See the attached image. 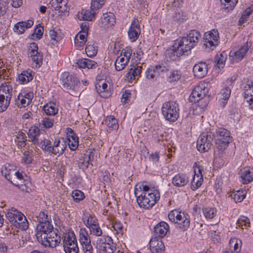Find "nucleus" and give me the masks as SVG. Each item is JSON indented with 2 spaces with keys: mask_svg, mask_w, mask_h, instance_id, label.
<instances>
[{
  "mask_svg": "<svg viewBox=\"0 0 253 253\" xmlns=\"http://www.w3.org/2000/svg\"><path fill=\"white\" fill-rule=\"evenodd\" d=\"M96 88L100 96L103 98H108L111 95L110 88L108 84L103 81H100L96 85Z\"/></svg>",
  "mask_w": 253,
  "mask_h": 253,
  "instance_id": "obj_25",
  "label": "nucleus"
},
{
  "mask_svg": "<svg viewBox=\"0 0 253 253\" xmlns=\"http://www.w3.org/2000/svg\"><path fill=\"white\" fill-rule=\"evenodd\" d=\"M95 14L94 10L83 9L81 12L78 14V17L80 20L91 21L94 18Z\"/></svg>",
  "mask_w": 253,
  "mask_h": 253,
  "instance_id": "obj_34",
  "label": "nucleus"
},
{
  "mask_svg": "<svg viewBox=\"0 0 253 253\" xmlns=\"http://www.w3.org/2000/svg\"><path fill=\"white\" fill-rule=\"evenodd\" d=\"M174 44L175 47L178 48L183 54L190 51L194 47L186 37L179 38L175 41Z\"/></svg>",
  "mask_w": 253,
  "mask_h": 253,
  "instance_id": "obj_12",
  "label": "nucleus"
},
{
  "mask_svg": "<svg viewBox=\"0 0 253 253\" xmlns=\"http://www.w3.org/2000/svg\"><path fill=\"white\" fill-rule=\"evenodd\" d=\"M66 148V143L63 140H56L52 145V154L58 155L62 154Z\"/></svg>",
  "mask_w": 253,
  "mask_h": 253,
  "instance_id": "obj_30",
  "label": "nucleus"
},
{
  "mask_svg": "<svg viewBox=\"0 0 253 253\" xmlns=\"http://www.w3.org/2000/svg\"><path fill=\"white\" fill-rule=\"evenodd\" d=\"M53 124L54 120L53 119L46 117L43 118L40 123V124L42 126V127L46 128L51 127L53 126Z\"/></svg>",
  "mask_w": 253,
  "mask_h": 253,
  "instance_id": "obj_64",
  "label": "nucleus"
},
{
  "mask_svg": "<svg viewBox=\"0 0 253 253\" xmlns=\"http://www.w3.org/2000/svg\"><path fill=\"white\" fill-rule=\"evenodd\" d=\"M1 173L9 181L14 179L17 173L16 167L10 164H6L1 168Z\"/></svg>",
  "mask_w": 253,
  "mask_h": 253,
  "instance_id": "obj_20",
  "label": "nucleus"
},
{
  "mask_svg": "<svg viewBox=\"0 0 253 253\" xmlns=\"http://www.w3.org/2000/svg\"><path fill=\"white\" fill-rule=\"evenodd\" d=\"M224 53H220L219 56L217 55L215 57V62L216 65L219 68H223L224 66V63L226 60V57L224 56Z\"/></svg>",
  "mask_w": 253,
  "mask_h": 253,
  "instance_id": "obj_63",
  "label": "nucleus"
},
{
  "mask_svg": "<svg viewBox=\"0 0 253 253\" xmlns=\"http://www.w3.org/2000/svg\"><path fill=\"white\" fill-rule=\"evenodd\" d=\"M89 229L91 234L98 237L101 236L102 235V231L98 223L93 225L92 227H90Z\"/></svg>",
  "mask_w": 253,
  "mask_h": 253,
  "instance_id": "obj_62",
  "label": "nucleus"
},
{
  "mask_svg": "<svg viewBox=\"0 0 253 253\" xmlns=\"http://www.w3.org/2000/svg\"><path fill=\"white\" fill-rule=\"evenodd\" d=\"M23 176L21 173L19 171H17V173L15 174L14 179L12 180L11 183L14 185L18 187L22 191H25L28 192V188L26 186V183H24L25 181H23Z\"/></svg>",
  "mask_w": 253,
  "mask_h": 253,
  "instance_id": "obj_31",
  "label": "nucleus"
},
{
  "mask_svg": "<svg viewBox=\"0 0 253 253\" xmlns=\"http://www.w3.org/2000/svg\"><path fill=\"white\" fill-rule=\"evenodd\" d=\"M208 71V65L204 62H199L195 64L193 68L194 75L198 78H202L206 76Z\"/></svg>",
  "mask_w": 253,
  "mask_h": 253,
  "instance_id": "obj_17",
  "label": "nucleus"
},
{
  "mask_svg": "<svg viewBox=\"0 0 253 253\" xmlns=\"http://www.w3.org/2000/svg\"><path fill=\"white\" fill-rule=\"evenodd\" d=\"M204 98L203 95L198 93L196 90V88H194L189 96V100L191 102L195 103L198 102L199 105L201 106L203 108L208 105L207 103H206L204 106H202V105H200V101H201Z\"/></svg>",
  "mask_w": 253,
  "mask_h": 253,
  "instance_id": "obj_37",
  "label": "nucleus"
},
{
  "mask_svg": "<svg viewBox=\"0 0 253 253\" xmlns=\"http://www.w3.org/2000/svg\"><path fill=\"white\" fill-rule=\"evenodd\" d=\"M43 109L47 115L54 116L58 112V108L54 103L50 102L44 105Z\"/></svg>",
  "mask_w": 253,
  "mask_h": 253,
  "instance_id": "obj_41",
  "label": "nucleus"
},
{
  "mask_svg": "<svg viewBox=\"0 0 253 253\" xmlns=\"http://www.w3.org/2000/svg\"><path fill=\"white\" fill-rule=\"evenodd\" d=\"M237 225L242 229H246L248 227H250L251 223L250 219L245 216H241L238 219Z\"/></svg>",
  "mask_w": 253,
  "mask_h": 253,
  "instance_id": "obj_49",
  "label": "nucleus"
},
{
  "mask_svg": "<svg viewBox=\"0 0 253 253\" xmlns=\"http://www.w3.org/2000/svg\"><path fill=\"white\" fill-rule=\"evenodd\" d=\"M42 144V148L43 150L51 152L52 153V145L50 141L48 139H44L41 142Z\"/></svg>",
  "mask_w": 253,
  "mask_h": 253,
  "instance_id": "obj_60",
  "label": "nucleus"
},
{
  "mask_svg": "<svg viewBox=\"0 0 253 253\" xmlns=\"http://www.w3.org/2000/svg\"><path fill=\"white\" fill-rule=\"evenodd\" d=\"M249 50L248 44L246 43L242 46L237 51H231L230 58L232 62H239L245 56Z\"/></svg>",
  "mask_w": 253,
  "mask_h": 253,
  "instance_id": "obj_15",
  "label": "nucleus"
},
{
  "mask_svg": "<svg viewBox=\"0 0 253 253\" xmlns=\"http://www.w3.org/2000/svg\"><path fill=\"white\" fill-rule=\"evenodd\" d=\"M181 218H179L176 223L179 225V228L183 230H186L190 226L189 215L184 212L181 213Z\"/></svg>",
  "mask_w": 253,
  "mask_h": 253,
  "instance_id": "obj_33",
  "label": "nucleus"
},
{
  "mask_svg": "<svg viewBox=\"0 0 253 253\" xmlns=\"http://www.w3.org/2000/svg\"><path fill=\"white\" fill-rule=\"evenodd\" d=\"M214 137V134L211 131H208L200 135L197 142L198 150L201 152L208 151L211 148Z\"/></svg>",
  "mask_w": 253,
  "mask_h": 253,
  "instance_id": "obj_6",
  "label": "nucleus"
},
{
  "mask_svg": "<svg viewBox=\"0 0 253 253\" xmlns=\"http://www.w3.org/2000/svg\"><path fill=\"white\" fill-rule=\"evenodd\" d=\"M85 217L86 218V222L84 221V222L85 226L88 228L98 223L97 219L94 215L89 214L88 215H85Z\"/></svg>",
  "mask_w": 253,
  "mask_h": 253,
  "instance_id": "obj_54",
  "label": "nucleus"
},
{
  "mask_svg": "<svg viewBox=\"0 0 253 253\" xmlns=\"http://www.w3.org/2000/svg\"><path fill=\"white\" fill-rule=\"evenodd\" d=\"M188 181V177L186 174L179 173L173 177L172 183L175 186L182 187L186 185Z\"/></svg>",
  "mask_w": 253,
  "mask_h": 253,
  "instance_id": "obj_27",
  "label": "nucleus"
},
{
  "mask_svg": "<svg viewBox=\"0 0 253 253\" xmlns=\"http://www.w3.org/2000/svg\"><path fill=\"white\" fill-rule=\"evenodd\" d=\"M34 73L30 70L24 71L19 75V81L22 84H25L33 80Z\"/></svg>",
  "mask_w": 253,
  "mask_h": 253,
  "instance_id": "obj_38",
  "label": "nucleus"
},
{
  "mask_svg": "<svg viewBox=\"0 0 253 253\" xmlns=\"http://www.w3.org/2000/svg\"><path fill=\"white\" fill-rule=\"evenodd\" d=\"M134 195L137 202L140 208L149 209L159 201L160 197L159 191L150 188L144 184H137L134 188Z\"/></svg>",
  "mask_w": 253,
  "mask_h": 253,
  "instance_id": "obj_1",
  "label": "nucleus"
},
{
  "mask_svg": "<svg viewBox=\"0 0 253 253\" xmlns=\"http://www.w3.org/2000/svg\"><path fill=\"white\" fill-rule=\"evenodd\" d=\"M253 5L249 6L243 12L239 20V25L241 26L243 23L248 20L249 17L253 13Z\"/></svg>",
  "mask_w": 253,
  "mask_h": 253,
  "instance_id": "obj_45",
  "label": "nucleus"
},
{
  "mask_svg": "<svg viewBox=\"0 0 253 253\" xmlns=\"http://www.w3.org/2000/svg\"><path fill=\"white\" fill-rule=\"evenodd\" d=\"M240 177L244 184H247L253 180V169L244 168L240 170Z\"/></svg>",
  "mask_w": 253,
  "mask_h": 253,
  "instance_id": "obj_29",
  "label": "nucleus"
},
{
  "mask_svg": "<svg viewBox=\"0 0 253 253\" xmlns=\"http://www.w3.org/2000/svg\"><path fill=\"white\" fill-rule=\"evenodd\" d=\"M104 123L110 129L109 131L113 129H117L119 127L117 119L112 116L106 117V119L104 120ZM107 131H109L108 130Z\"/></svg>",
  "mask_w": 253,
  "mask_h": 253,
  "instance_id": "obj_39",
  "label": "nucleus"
},
{
  "mask_svg": "<svg viewBox=\"0 0 253 253\" xmlns=\"http://www.w3.org/2000/svg\"><path fill=\"white\" fill-rule=\"evenodd\" d=\"M155 68V66H151L146 72V76L147 79L156 80L159 77V73Z\"/></svg>",
  "mask_w": 253,
  "mask_h": 253,
  "instance_id": "obj_46",
  "label": "nucleus"
},
{
  "mask_svg": "<svg viewBox=\"0 0 253 253\" xmlns=\"http://www.w3.org/2000/svg\"><path fill=\"white\" fill-rule=\"evenodd\" d=\"M178 105L174 102L165 103L162 109V113L166 120L174 122L179 116Z\"/></svg>",
  "mask_w": 253,
  "mask_h": 253,
  "instance_id": "obj_5",
  "label": "nucleus"
},
{
  "mask_svg": "<svg viewBox=\"0 0 253 253\" xmlns=\"http://www.w3.org/2000/svg\"><path fill=\"white\" fill-rule=\"evenodd\" d=\"M63 242L64 251L66 253H79V248L75 234L73 231L64 234Z\"/></svg>",
  "mask_w": 253,
  "mask_h": 253,
  "instance_id": "obj_4",
  "label": "nucleus"
},
{
  "mask_svg": "<svg viewBox=\"0 0 253 253\" xmlns=\"http://www.w3.org/2000/svg\"><path fill=\"white\" fill-rule=\"evenodd\" d=\"M169 231V226L165 222H161L157 224L154 228L155 234L160 238H163L166 236Z\"/></svg>",
  "mask_w": 253,
  "mask_h": 253,
  "instance_id": "obj_23",
  "label": "nucleus"
},
{
  "mask_svg": "<svg viewBox=\"0 0 253 253\" xmlns=\"http://www.w3.org/2000/svg\"><path fill=\"white\" fill-rule=\"evenodd\" d=\"M165 55L167 58L174 61L176 60L179 56L182 55L183 54L178 48L175 47V44H174L171 48L166 51Z\"/></svg>",
  "mask_w": 253,
  "mask_h": 253,
  "instance_id": "obj_32",
  "label": "nucleus"
},
{
  "mask_svg": "<svg viewBox=\"0 0 253 253\" xmlns=\"http://www.w3.org/2000/svg\"><path fill=\"white\" fill-rule=\"evenodd\" d=\"M94 155L92 152L89 154H84L82 155L78 160V166L80 169H84L88 168L89 162L93 159Z\"/></svg>",
  "mask_w": 253,
  "mask_h": 253,
  "instance_id": "obj_26",
  "label": "nucleus"
},
{
  "mask_svg": "<svg viewBox=\"0 0 253 253\" xmlns=\"http://www.w3.org/2000/svg\"><path fill=\"white\" fill-rule=\"evenodd\" d=\"M53 230L52 224L49 222L39 223L37 226L36 238L38 241H42L46 236L52 232Z\"/></svg>",
  "mask_w": 253,
  "mask_h": 253,
  "instance_id": "obj_10",
  "label": "nucleus"
},
{
  "mask_svg": "<svg viewBox=\"0 0 253 253\" xmlns=\"http://www.w3.org/2000/svg\"><path fill=\"white\" fill-rule=\"evenodd\" d=\"M190 42L195 47L199 42L201 38L200 32L196 30H191L186 36Z\"/></svg>",
  "mask_w": 253,
  "mask_h": 253,
  "instance_id": "obj_36",
  "label": "nucleus"
},
{
  "mask_svg": "<svg viewBox=\"0 0 253 253\" xmlns=\"http://www.w3.org/2000/svg\"><path fill=\"white\" fill-rule=\"evenodd\" d=\"M140 33V29L138 20V19H134L128 32V37L131 41L133 42L137 40Z\"/></svg>",
  "mask_w": 253,
  "mask_h": 253,
  "instance_id": "obj_19",
  "label": "nucleus"
},
{
  "mask_svg": "<svg viewBox=\"0 0 253 253\" xmlns=\"http://www.w3.org/2000/svg\"><path fill=\"white\" fill-rule=\"evenodd\" d=\"M5 215L9 222L15 227L22 230L28 228V221L25 215L16 209L11 208L5 211Z\"/></svg>",
  "mask_w": 253,
  "mask_h": 253,
  "instance_id": "obj_2",
  "label": "nucleus"
},
{
  "mask_svg": "<svg viewBox=\"0 0 253 253\" xmlns=\"http://www.w3.org/2000/svg\"><path fill=\"white\" fill-rule=\"evenodd\" d=\"M231 141H224L222 140H216L215 144L217 149L221 153L223 152L227 147Z\"/></svg>",
  "mask_w": 253,
  "mask_h": 253,
  "instance_id": "obj_58",
  "label": "nucleus"
},
{
  "mask_svg": "<svg viewBox=\"0 0 253 253\" xmlns=\"http://www.w3.org/2000/svg\"><path fill=\"white\" fill-rule=\"evenodd\" d=\"M203 182V175H194L191 181V189L195 190L200 187Z\"/></svg>",
  "mask_w": 253,
  "mask_h": 253,
  "instance_id": "obj_47",
  "label": "nucleus"
},
{
  "mask_svg": "<svg viewBox=\"0 0 253 253\" xmlns=\"http://www.w3.org/2000/svg\"><path fill=\"white\" fill-rule=\"evenodd\" d=\"M60 80L63 88L72 95L79 92L80 81L73 75H70L69 72H64L61 75Z\"/></svg>",
  "mask_w": 253,
  "mask_h": 253,
  "instance_id": "obj_3",
  "label": "nucleus"
},
{
  "mask_svg": "<svg viewBox=\"0 0 253 253\" xmlns=\"http://www.w3.org/2000/svg\"><path fill=\"white\" fill-rule=\"evenodd\" d=\"M129 61L124 57L118 56L115 62V69L117 71H122L125 68Z\"/></svg>",
  "mask_w": 253,
  "mask_h": 253,
  "instance_id": "obj_42",
  "label": "nucleus"
},
{
  "mask_svg": "<svg viewBox=\"0 0 253 253\" xmlns=\"http://www.w3.org/2000/svg\"><path fill=\"white\" fill-rule=\"evenodd\" d=\"M245 99L249 103L250 107L253 108V82L248 79H244L242 82Z\"/></svg>",
  "mask_w": 253,
  "mask_h": 253,
  "instance_id": "obj_11",
  "label": "nucleus"
},
{
  "mask_svg": "<svg viewBox=\"0 0 253 253\" xmlns=\"http://www.w3.org/2000/svg\"><path fill=\"white\" fill-rule=\"evenodd\" d=\"M67 138L70 149L75 150L79 145L78 137L70 128H67Z\"/></svg>",
  "mask_w": 253,
  "mask_h": 253,
  "instance_id": "obj_22",
  "label": "nucleus"
},
{
  "mask_svg": "<svg viewBox=\"0 0 253 253\" xmlns=\"http://www.w3.org/2000/svg\"><path fill=\"white\" fill-rule=\"evenodd\" d=\"M182 212V211L177 210H173L169 214V218L170 221L176 223L178 219L181 218V213Z\"/></svg>",
  "mask_w": 253,
  "mask_h": 253,
  "instance_id": "obj_55",
  "label": "nucleus"
},
{
  "mask_svg": "<svg viewBox=\"0 0 253 253\" xmlns=\"http://www.w3.org/2000/svg\"><path fill=\"white\" fill-rule=\"evenodd\" d=\"M150 249L152 253H164L165 251V246L163 241L155 237L152 238L149 242Z\"/></svg>",
  "mask_w": 253,
  "mask_h": 253,
  "instance_id": "obj_16",
  "label": "nucleus"
},
{
  "mask_svg": "<svg viewBox=\"0 0 253 253\" xmlns=\"http://www.w3.org/2000/svg\"><path fill=\"white\" fill-rule=\"evenodd\" d=\"M203 214L206 218H213L216 214V210L214 208H205L203 209Z\"/></svg>",
  "mask_w": 253,
  "mask_h": 253,
  "instance_id": "obj_56",
  "label": "nucleus"
},
{
  "mask_svg": "<svg viewBox=\"0 0 253 253\" xmlns=\"http://www.w3.org/2000/svg\"><path fill=\"white\" fill-rule=\"evenodd\" d=\"M79 242L84 253H92L93 247L91 245V240L85 228H81L79 231Z\"/></svg>",
  "mask_w": 253,
  "mask_h": 253,
  "instance_id": "obj_9",
  "label": "nucleus"
},
{
  "mask_svg": "<svg viewBox=\"0 0 253 253\" xmlns=\"http://www.w3.org/2000/svg\"><path fill=\"white\" fill-rule=\"evenodd\" d=\"M116 23V17L112 12H107L103 14L101 18L102 27L108 28L113 26Z\"/></svg>",
  "mask_w": 253,
  "mask_h": 253,
  "instance_id": "obj_24",
  "label": "nucleus"
},
{
  "mask_svg": "<svg viewBox=\"0 0 253 253\" xmlns=\"http://www.w3.org/2000/svg\"><path fill=\"white\" fill-rule=\"evenodd\" d=\"M16 136L15 141L19 143V146L20 147H24L26 145V141H27L26 134L21 131H19Z\"/></svg>",
  "mask_w": 253,
  "mask_h": 253,
  "instance_id": "obj_52",
  "label": "nucleus"
},
{
  "mask_svg": "<svg viewBox=\"0 0 253 253\" xmlns=\"http://www.w3.org/2000/svg\"><path fill=\"white\" fill-rule=\"evenodd\" d=\"M37 221L39 223L45 222H49L51 220V217L48 216L47 213L45 211H41L38 215L36 216Z\"/></svg>",
  "mask_w": 253,
  "mask_h": 253,
  "instance_id": "obj_57",
  "label": "nucleus"
},
{
  "mask_svg": "<svg viewBox=\"0 0 253 253\" xmlns=\"http://www.w3.org/2000/svg\"><path fill=\"white\" fill-rule=\"evenodd\" d=\"M0 89H2V91L6 93L8 97L11 98L13 90L12 85L10 82H7L2 84L0 86Z\"/></svg>",
  "mask_w": 253,
  "mask_h": 253,
  "instance_id": "obj_48",
  "label": "nucleus"
},
{
  "mask_svg": "<svg viewBox=\"0 0 253 253\" xmlns=\"http://www.w3.org/2000/svg\"><path fill=\"white\" fill-rule=\"evenodd\" d=\"M96 248L99 253H114L116 250V248L113 245L104 242L102 238L97 240Z\"/></svg>",
  "mask_w": 253,
  "mask_h": 253,
  "instance_id": "obj_18",
  "label": "nucleus"
},
{
  "mask_svg": "<svg viewBox=\"0 0 253 253\" xmlns=\"http://www.w3.org/2000/svg\"><path fill=\"white\" fill-rule=\"evenodd\" d=\"M126 74V78L129 82H131L138 79L142 72V67L140 66L132 65Z\"/></svg>",
  "mask_w": 253,
  "mask_h": 253,
  "instance_id": "obj_21",
  "label": "nucleus"
},
{
  "mask_svg": "<svg viewBox=\"0 0 253 253\" xmlns=\"http://www.w3.org/2000/svg\"><path fill=\"white\" fill-rule=\"evenodd\" d=\"M218 39L219 34L217 31L212 30L205 33L204 44L206 48L212 50L218 45Z\"/></svg>",
  "mask_w": 253,
  "mask_h": 253,
  "instance_id": "obj_7",
  "label": "nucleus"
},
{
  "mask_svg": "<svg viewBox=\"0 0 253 253\" xmlns=\"http://www.w3.org/2000/svg\"><path fill=\"white\" fill-rule=\"evenodd\" d=\"M49 5L51 8L61 14L67 13L69 10L67 0H51Z\"/></svg>",
  "mask_w": 253,
  "mask_h": 253,
  "instance_id": "obj_14",
  "label": "nucleus"
},
{
  "mask_svg": "<svg viewBox=\"0 0 253 253\" xmlns=\"http://www.w3.org/2000/svg\"><path fill=\"white\" fill-rule=\"evenodd\" d=\"M231 89L228 87L223 88L220 91L221 99L224 100L223 104L226 103V101L228 99L230 96Z\"/></svg>",
  "mask_w": 253,
  "mask_h": 253,
  "instance_id": "obj_61",
  "label": "nucleus"
},
{
  "mask_svg": "<svg viewBox=\"0 0 253 253\" xmlns=\"http://www.w3.org/2000/svg\"><path fill=\"white\" fill-rule=\"evenodd\" d=\"M246 192L244 190H238L231 195L232 198L235 202H241L246 197Z\"/></svg>",
  "mask_w": 253,
  "mask_h": 253,
  "instance_id": "obj_50",
  "label": "nucleus"
},
{
  "mask_svg": "<svg viewBox=\"0 0 253 253\" xmlns=\"http://www.w3.org/2000/svg\"><path fill=\"white\" fill-rule=\"evenodd\" d=\"M167 75L168 80L170 83L177 82L181 78V74L177 70L169 71Z\"/></svg>",
  "mask_w": 253,
  "mask_h": 253,
  "instance_id": "obj_53",
  "label": "nucleus"
},
{
  "mask_svg": "<svg viewBox=\"0 0 253 253\" xmlns=\"http://www.w3.org/2000/svg\"><path fill=\"white\" fill-rule=\"evenodd\" d=\"M33 24L34 22L32 20H28L25 22H19L15 25L14 30L18 34H21L24 33L26 29L30 28Z\"/></svg>",
  "mask_w": 253,
  "mask_h": 253,
  "instance_id": "obj_28",
  "label": "nucleus"
},
{
  "mask_svg": "<svg viewBox=\"0 0 253 253\" xmlns=\"http://www.w3.org/2000/svg\"><path fill=\"white\" fill-rule=\"evenodd\" d=\"M217 139L224 141H232V137L230 136V131L223 128H218L216 130Z\"/></svg>",
  "mask_w": 253,
  "mask_h": 253,
  "instance_id": "obj_35",
  "label": "nucleus"
},
{
  "mask_svg": "<svg viewBox=\"0 0 253 253\" xmlns=\"http://www.w3.org/2000/svg\"><path fill=\"white\" fill-rule=\"evenodd\" d=\"M39 129L36 127H32L29 129V137L34 144L39 143L37 137L39 135Z\"/></svg>",
  "mask_w": 253,
  "mask_h": 253,
  "instance_id": "obj_44",
  "label": "nucleus"
},
{
  "mask_svg": "<svg viewBox=\"0 0 253 253\" xmlns=\"http://www.w3.org/2000/svg\"><path fill=\"white\" fill-rule=\"evenodd\" d=\"M72 196L76 202H79L84 198V193L79 190H74L72 192Z\"/></svg>",
  "mask_w": 253,
  "mask_h": 253,
  "instance_id": "obj_59",
  "label": "nucleus"
},
{
  "mask_svg": "<svg viewBox=\"0 0 253 253\" xmlns=\"http://www.w3.org/2000/svg\"><path fill=\"white\" fill-rule=\"evenodd\" d=\"M98 47L94 43L88 42L85 47V52L88 57H91L96 55Z\"/></svg>",
  "mask_w": 253,
  "mask_h": 253,
  "instance_id": "obj_43",
  "label": "nucleus"
},
{
  "mask_svg": "<svg viewBox=\"0 0 253 253\" xmlns=\"http://www.w3.org/2000/svg\"><path fill=\"white\" fill-rule=\"evenodd\" d=\"M28 55L36 67H40L42 63L43 55L41 52L38 50V46L36 42H32L28 49Z\"/></svg>",
  "mask_w": 253,
  "mask_h": 253,
  "instance_id": "obj_8",
  "label": "nucleus"
},
{
  "mask_svg": "<svg viewBox=\"0 0 253 253\" xmlns=\"http://www.w3.org/2000/svg\"><path fill=\"white\" fill-rule=\"evenodd\" d=\"M11 98L0 96V112L5 111L9 105Z\"/></svg>",
  "mask_w": 253,
  "mask_h": 253,
  "instance_id": "obj_51",
  "label": "nucleus"
},
{
  "mask_svg": "<svg viewBox=\"0 0 253 253\" xmlns=\"http://www.w3.org/2000/svg\"><path fill=\"white\" fill-rule=\"evenodd\" d=\"M86 34H82L79 32L75 37V45L77 48L83 47L86 42Z\"/></svg>",
  "mask_w": 253,
  "mask_h": 253,
  "instance_id": "obj_40",
  "label": "nucleus"
},
{
  "mask_svg": "<svg viewBox=\"0 0 253 253\" xmlns=\"http://www.w3.org/2000/svg\"><path fill=\"white\" fill-rule=\"evenodd\" d=\"M60 237L55 232H52L45 237L42 241H39L45 247H55L60 243Z\"/></svg>",
  "mask_w": 253,
  "mask_h": 253,
  "instance_id": "obj_13",
  "label": "nucleus"
}]
</instances>
